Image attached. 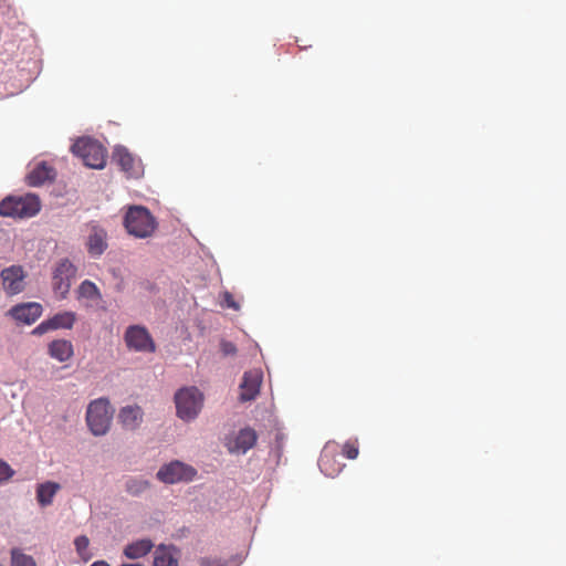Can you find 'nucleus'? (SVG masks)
<instances>
[{"mask_svg": "<svg viewBox=\"0 0 566 566\" xmlns=\"http://www.w3.org/2000/svg\"><path fill=\"white\" fill-rule=\"evenodd\" d=\"M124 226L129 234L144 239L155 232L157 221L147 208L132 206L125 214Z\"/></svg>", "mask_w": 566, "mask_h": 566, "instance_id": "f257e3e1", "label": "nucleus"}, {"mask_svg": "<svg viewBox=\"0 0 566 566\" xmlns=\"http://www.w3.org/2000/svg\"><path fill=\"white\" fill-rule=\"evenodd\" d=\"M41 208L40 200L35 195L20 197L10 196L0 202V216L12 218H30L35 216Z\"/></svg>", "mask_w": 566, "mask_h": 566, "instance_id": "f03ea898", "label": "nucleus"}, {"mask_svg": "<svg viewBox=\"0 0 566 566\" xmlns=\"http://www.w3.org/2000/svg\"><path fill=\"white\" fill-rule=\"evenodd\" d=\"M114 410L106 398L90 402L86 411V422L94 436L105 434L112 422Z\"/></svg>", "mask_w": 566, "mask_h": 566, "instance_id": "7ed1b4c3", "label": "nucleus"}, {"mask_svg": "<svg viewBox=\"0 0 566 566\" xmlns=\"http://www.w3.org/2000/svg\"><path fill=\"white\" fill-rule=\"evenodd\" d=\"M71 149L90 168L102 169L106 164V149L97 140L82 137L73 144Z\"/></svg>", "mask_w": 566, "mask_h": 566, "instance_id": "20e7f679", "label": "nucleus"}, {"mask_svg": "<svg viewBox=\"0 0 566 566\" xmlns=\"http://www.w3.org/2000/svg\"><path fill=\"white\" fill-rule=\"evenodd\" d=\"M177 416L184 421H191L199 415L203 395L196 387H186L175 394Z\"/></svg>", "mask_w": 566, "mask_h": 566, "instance_id": "39448f33", "label": "nucleus"}, {"mask_svg": "<svg viewBox=\"0 0 566 566\" xmlns=\"http://www.w3.org/2000/svg\"><path fill=\"white\" fill-rule=\"evenodd\" d=\"M75 275L76 266L69 259H62L56 263L52 274V286L60 298L66 297Z\"/></svg>", "mask_w": 566, "mask_h": 566, "instance_id": "423d86ee", "label": "nucleus"}, {"mask_svg": "<svg viewBox=\"0 0 566 566\" xmlns=\"http://www.w3.org/2000/svg\"><path fill=\"white\" fill-rule=\"evenodd\" d=\"M197 471L180 461H171L163 465L157 472V479L166 484L192 481Z\"/></svg>", "mask_w": 566, "mask_h": 566, "instance_id": "0eeeda50", "label": "nucleus"}, {"mask_svg": "<svg viewBox=\"0 0 566 566\" xmlns=\"http://www.w3.org/2000/svg\"><path fill=\"white\" fill-rule=\"evenodd\" d=\"M124 340L126 346L135 352L154 353L156 345L146 327L140 325L128 326Z\"/></svg>", "mask_w": 566, "mask_h": 566, "instance_id": "6e6552de", "label": "nucleus"}, {"mask_svg": "<svg viewBox=\"0 0 566 566\" xmlns=\"http://www.w3.org/2000/svg\"><path fill=\"white\" fill-rule=\"evenodd\" d=\"M113 160L128 178L137 179L144 175V166L140 158L132 154L124 146L115 147Z\"/></svg>", "mask_w": 566, "mask_h": 566, "instance_id": "1a4fd4ad", "label": "nucleus"}, {"mask_svg": "<svg viewBox=\"0 0 566 566\" xmlns=\"http://www.w3.org/2000/svg\"><path fill=\"white\" fill-rule=\"evenodd\" d=\"M87 232L86 249L92 258L101 256L107 249V232L95 221L85 224Z\"/></svg>", "mask_w": 566, "mask_h": 566, "instance_id": "9d476101", "label": "nucleus"}, {"mask_svg": "<svg viewBox=\"0 0 566 566\" xmlns=\"http://www.w3.org/2000/svg\"><path fill=\"white\" fill-rule=\"evenodd\" d=\"M27 274L21 265H11L1 271L2 286L7 294L15 295L25 289Z\"/></svg>", "mask_w": 566, "mask_h": 566, "instance_id": "9b49d317", "label": "nucleus"}, {"mask_svg": "<svg viewBox=\"0 0 566 566\" xmlns=\"http://www.w3.org/2000/svg\"><path fill=\"white\" fill-rule=\"evenodd\" d=\"M76 321V314L71 311H65L55 314L49 319L43 321L40 323L34 329V335H43L49 331L65 328L70 329L73 327L74 323Z\"/></svg>", "mask_w": 566, "mask_h": 566, "instance_id": "f8f14e48", "label": "nucleus"}, {"mask_svg": "<svg viewBox=\"0 0 566 566\" xmlns=\"http://www.w3.org/2000/svg\"><path fill=\"white\" fill-rule=\"evenodd\" d=\"M42 314V306L39 303H23L18 304L10 308L9 315L14 318L17 322L23 324H32L34 323Z\"/></svg>", "mask_w": 566, "mask_h": 566, "instance_id": "ddd939ff", "label": "nucleus"}, {"mask_svg": "<svg viewBox=\"0 0 566 566\" xmlns=\"http://www.w3.org/2000/svg\"><path fill=\"white\" fill-rule=\"evenodd\" d=\"M261 382L262 375L258 370H250L244 373L243 380L240 385V400L250 401L255 399V397L259 395Z\"/></svg>", "mask_w": 566, "mask_h": 566, "instance_id": "4468645a", "label": "nucleus"}, {"mask_svg": "<svg viewBox=\"0 0 566 566\" xmlns=\"http://www.w3.org/2000/svg\"><path fill=\"white\" fill-rule=\"evenodd\" d=\"M318 467L326 476L334 478L342 471L344 464L338 461L336 451L327 446L321 453Z\"/></svg>", "mask_w": 566, "mask_h": 566, "instance_id": "2eb2a0df", "label": "nucleus"}, {"mask_svg": "<svg viewBox=\"0 0 566 566\" xmlns=\"http://www.w3.org/2000/svg\"><path fill=\"white\" fill-rule=\"evenodd\" d=\"M144 418L143 409L137 406H125L119 410L118 420L125 429L135 430L137 429Z\"/></svg>", "mask_w": 566, "mask_h": 566, "instance_id": "dca6fc26", "label": "nucleus"}, {"mask_svg": "<svg viewBox=\"0 0 566 566\" xmlns=\"http://www.w3.org/2000/svg\"><path fill=\"white\" fill-rule=\"evenodd\" d=\"M258 434L254 429L252 428H244L241 429L235 439L234 444L230 447L231 452H241L245 453L251 448H253L256 443Z\"/></svg>", "mask_w": 566, "mask_h": 566, "instance_id": "f3484780", "label": "nucleus"}, {"mask_svg": "<svg viewBox=\"0 0 566 566\" xmlns=\"http://www.w3.org/2000/svg\"><path fill=\"white\" fill-rule=\"evenodd\" d=\"M48 353L50 357L56 359L60 363L69 360L73 354V345L67 339H55L49 344Z\"/></svg>", "mask_w": 566, "mask_h": 566, "instance_id": "a211bd4d", "label": "nucleus"}, {"mask_svg": "<svg viewBox=\"0 0 566 566\" xmlns=\"http://www.w3.org/2000/svg\"><path fill=\"white\" fill-rule=\"evenodd\" d=\"M61 490L57 482L46 481L36 486V501L41 507H46L53 503V499Z\"/></svg>", "mask_w": 566, "mask_h": 566, "instance_id": "6ab92c4d", "label": "nucleus"}, {"mask_svg": "<svg viewBox=\"0 0 566 566\" xmlns=\"http://www.w3.org/2000/svg\"><path fill=\"white\" fill-rule=\"evenodd\" d=\"M54 169L46 163H41L28 175V184L32 187H39L45 181L54 179Z\"/></svg>", "mask_w": 566, "mask_h": 566, "instance_id": "aec40b11", "label": "nucleus"}, {"mask_svg": "<svg viewBox=\"0 0 566 566\" xmlns=\"http://www.w3.org/2000/svg\"><path fill=\"white\" fill-rule=\"evenodd\" d=\"M153 547L154 544L150 539H138L134 543L126 545V547L124 548V555L127 558L137 559L146 556L151 551Z\"/></svg>", "mask_w": 566, "mask_h": 566, "instance_id": "412c9836", "label": "nucleus"}, {"mask_svg": "<svg viewBox=\"0 0 566 566\" xmlns=\"http://www.w3.org/2000/svg\"><path fill=\"white\" fill-rule=\"evenodd\" d=\"M154 566H178V560L166 546H159L154 554Z\"/></svg>", "mask_w": 566, "mask_h": 566, "instance_id": "4be33fe9", "label": "nucleus"}, {"mask_svg": "<svg viewBox=\"0 0 566 566\" xmlns=\"http://www.w3.org/2000/svg\"><path fill=\"white\" fill-rule=\"evenodd\" d=\"M147 480L140 478H128L125 482V490L133 496H138L149 489Z\"/></svg>", "mask_w": 566, "mask_h": 566, "instance_id": "5701e85b", "label": "nucleus"}, {"mask_svg": "<svg viewBox=\"0 0 566 566\" xmlns=\"http://www.w3.org/2000/svg\"><path fill=\"white\" fill-rule=\"evenodd\" d=\"M78 297L87 300H99L102 297L101 292L95 283L90 280L83 281L77 290Z\"/></svg>", "mask_w": 566, "mask_h": 566, "instance_id": "b1692460", "label": "nucleus"}, {"mask_svg": "<svg viewBox=\"0 0 566 566\" xmlns=\"http://www.w3.org/2000/svg\"><path fill=\"white\" fill-rule=\"evenodd\" d=\"M11 566H36V564L32 556L22 553L19 548H12Z\"/></svg>", "mask_w": 566, "mask_h": 566, "instance_id": "393cba45", "label": "nucleus"}, {"mask_svg": "<svg viewBox=\"0 0 566 566\" xmlns=\"http://www.w3.org/2000/svg\"><path fill=\"white\" fill-rule=\"evenodd\" d=\"M343 454L350 460H354L358 457V444L357 441H347L344 443L342 448Z\"/></svg>", "mask_w": 566, "mask_h": 566, "instance_id": "a878e982", "label": "nucleus"}, {"mask_svg": "<svg viewBox=\"0 0 566 566\" xmlns=\"http://www.w3.org/2000/svg\"><path fill=\"white\" fill-rule=\"evenodd\" d=\"M14 474V471L10 468V465L0 460V483L9 480Z\"/></svg>", "mask_w": 566, "mask_h": 566, "instance_id": "bb28decb", "label": "nucleus"}, {"mask_svg": "<svg viewBox=\"0 0 566 566\" xmlns=\"http://www.w3.org/2000/svg\"><path fill=\"white\" fill-rule=\"evenodd\" d=\"M74 544H75L76 551L80 554H82L88 547L90 541L85 535H82V536H78L75 538Z\"/></svg>", "mask_w": 566, "mask_h": 566, "instance_id": "cd10ccee", "label": "nucleus"}, {"mask_svg": "<svg viewBox=\"0 0 566 566\" xmlns=\"http://www.w3.org/2000/svg\"><path fill=\"white\" fill-rule=\"evenodd\" d=\"M221 352L223 353V355L228 356V355H234L237 353V347L233 343L231 342H227V340H222L221 342Z\"/></svg>", "mask_w": 566, "mask_h": 566, "instance_id": "c85d7f7f", "label": "nucleus"}, {"mask_svg": "<svg viewBox=\"0 0 566 566\" xmlns=\"http://www.w3.org/2000/svg\"><path fill=\"white\" fill-rule=\"evenodd\" d=\"M223 297H224V302L228 307H231L234 310L239 308V305L235 303V301L233 300V296L229 292H226Z\"/></svg>", "mask_w": 566, "mask_h": 566, "instance_id": "c756f323", "label": "nucleus"}, {"mask_svg": "<svg viewBox=\"0 0 566 566\" xmlns=\"http://www.w3.org/2000/svg\"><path fill=\"white\" fill-rule=\"evenodd\" d=\"M200 566H221L219 560L211 558H201Z\"/></svg>", "mask_w": 566, "mask_h": 566, "instance_id": "7c9ffc66", "label": "nucleus"}, {"mask_svg": "<svg viewBox=\"0 0 566 566\" xmlns=\"http://www.w3.org/2000/svg\"><path fill=\"white\" fill-rule=\"evenodd\" d=\"M91 566H111V565L105 560H96Z\"/></svg>", "mask_w": 566, "mask_h": 566, "instance_id": "2f4dec72", "label": "nucleus"}, {"mask_svg": "<svg viewBox=\"0 0 566 566\" xmlns=\"http://www.w3.org/2000/svg\"><path fill=\"white\" fill-rule=\"evenodd\" d=\"M122 566H143V565H140V564H124Z\"/></svg>", "mask_w": 566, "mask_h": 566, "instance_id": "473e14b6", "label": "nucleus"}]
</instances>
